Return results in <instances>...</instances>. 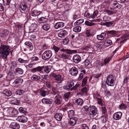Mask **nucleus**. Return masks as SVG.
Instances as JSON below:
<instances>
[{"instance_id": "obj_1", "label": "nucleus", "mask_w": 129, "mask_h": 129, "mask_svg": "<svg viewBox=\"0 0 129 129\" xmlns=\"http://www.w3.org/2000/svg\"><path fill=\"white\" fill-rule=\"evenodd\" d=\"M10 50L9 46L3 44L0 47V58L6 59L9 54Z\"/></svg>"}, {"instance_id": "obj_2", "label": "nucleus", "mask_w": 129, "mask_h": 129, "mask_svg": "<svg viewBox=\"0 0 129 129\" xmlns=\"http://www.w3.org/2000/svg\"><path fill=\"white\" fill-rule=\"evenodd\" d=\"M98 113V109L97 108L94 106H90L89 114L92 116V117H94Z\"/></svg>"}, {"instance_id": "obj_3", "label": "nucleus", "mask_w": 129, "mask_h": 129, "mask_svg": "<svg viewBox=\"0 0 129 129\" xmlns=\"http://www.w3.org/2000/svg\"><path fill=\"white\" fill-rule=\"evenodd\" d=\"M52 55V51L50 50H47L43 54L42 58L44 60H46L49 59Z\"/></svg>"}, {"instance_id": "obj_4", "label": "nucleus", "mask_w": 129, "mask_h": 129, "mask_svg": "<svg viewBox=\"0 0 129 129\" xmlns=\"http://www.w3.org/2000/svg\"><path fill=\"white\" fill-rule=\"evenodd\" d=\"M113 78L114 76L112 75H109L108 76L106 82L108 85L111 86H114V83Z\"/></svg>"}, {"instance_id": "obj_5", "label": "nucleus", "mask_w": 129, "mask_h": 129, "mask_svg": "<svg viewBox=\"0 0 129 129\" xmlns=\"http://www.w3.org/2000/svg\"><path fill=\"white\" fill-rule=\"evenodd\" d=\"M74 85V81L73 80H70L68 81L66 85L63 86V88L65 90L72 91L71 89Z\"/></svg>"}, {"instance_id": "obj_6", "label": "nucleus", "mask_w": 129, "mask_h": 129, "mask_svg": "<svg viewBox=\"0 0 129 129\" xmlns=\"http://www.w3.org/2000/svg\"><path fill=\"white\" fill-rule=\"evenodd\" d=\"M111 59V57H107L102 60L101 62L100 63V66L103 67L107 65Z\"/></svg>"}, {"instance_id": "obj_7", "label": "nucleus", "mask_w": 129, "mask_h": 129, "mask_svg": "<svg viewBox=\"0 0 129 129\" xmlns=\"http://www.w3.org/2000/svg\"><path fill=\"white\" fill-rule=\"evenodd\" d=\"M52 76L54 77L55 80L58 83H60L63 81L64 77L60 75H57L53 74L52 75Z\"/></svg>"}, {"instance_id": "obj_8", "label": "nucleus", "mask_w": 129, "mask_h": 129, "mask_svg": "<svg viewBox=\"0 0 129 129\" xmlns=\"http://www.w3.org/2000/svg\"><path fill=\"white\" fill-rule=\"evenodd\" d=\"M44 68V66L42 67L38 66L37 68L33 69L31 70V72L35 73L36 72H39L41 74H43V71Z\"/></svg>"}, {"instance_id": "obj_9", "label": "nucleus", "mask_w": 129, "mask_h": 129, "mask_svg": "<svg viewBox=\"0 0 129 129\" xmlns=\"http://www.w3.org/2000/svg\"><path fill=\"white\" fill-rule=\"evenodd\" d=\"M70 74L72 75L76 76L78 74V69L75 67H73L69 70Z\"/></svg>"}, {"instance_id": "obj_10", "label": "nucleus", "mask_w": 129, "mask_h": 129, "mask_svg": "<svg viewBox=\"0 0 129 129\" xmlns=\"http://www.w3.org/2000/svg\"><path fill=\"white\" fill-rule=\"evenodd\" d=\"M122 115V113L121 112H117L114 114L113 118L115 120H118L120 119Z\"/></svg>"}, {"instance_id": "obj_11", "label": "nucleus", "mask_w": 129, "mask_h": 129, "mask_svg": "<svg viewBox=\"0 0 129 129\" xmlns=\"http://www.w3.org/2000/svg\"><path fill=\"white\" fill-rule=\"evenodd\" d=\"M62 101V99L61 97L58 95H57L54 99V101L55 104L59 105L61 103Z\"/></svg>"}, {"instance_id": "obj_12", "label": "nucleus", "mask_w": 129, "mask_h": 129, "mask_svg": "<svg viewBox=\"0 0 129 129\" xmlns=\"http://www.w3.org/2000/svg\"><path fill=\"white\" fill-rule=\"evenodd\" d=\"M20 10H22L23 11L26 12L25 13H28V8H27V6L24 3H22L20 6Z\"/></svg>"}, {"instance_id": "obj_13", "label": "nucleus", "mask_w": 129, "mask_h": 129, "mask_svg": "<svg viewBox=\"0 0 129 129\" xmlns=\"http://www.w3.org/2000/svg\"><path fill=\"white\" fill-rule=\"evenodd\" d=\"M106 35L105 33H102L100 34L97 35L96 38L98 40L102 41L106 37Z\"/></svg>"}, {"instance_id": "obj_14", "label": "nucleus", "mask_w": 129, "mask_h": 129, "mask_svg": "<svg viewBox=\"0 0 129 129\" xmlns=\"http://www.w3.org/2000/svg\"><path fill=\"white\" fill-rule=\"evenodd\" d=\"M25 47L29 50H31L33 49V47L32 44L30 42L27 41L24 44Z\"/></svg>"}, {"instance_id": "obj_15", "label": "nucleus", "mask_w": 129, "mask_h": 129, "mask_svg": "<svg viewBox=\"0 0 129 129\" xmlns=\"http://www.w3.org/2000/svg\"><path fill=\"white\" fill-rule=\"evenodd\" d=\"M17 120L19 121L22 123L25 122L27 120V118L23 116L18 117L17 118Z\"/></svg>"}, {"instance_id": "obj_16", "label": "nucleus", "mask_w": 129, "mask_h": 129, "mask_svg": "<svg viewBox=\"0 0 129 129\" xmlns=\"http://www.w3.org/2000/svg\"><path fill=\"white\" fill-rule=\"evenodd\" d=\"M73 59L74 62L78 63L81 60V57L78 54H76L74 56Z\"/></svg>"}, {"instance_id": "obj_17", "label": "nucleus", "mask_w": 129, "mask_h": 129, "mask_svg": "<svg viewBox=\"0 0 129 129\" xmlns=\"http://www.w3.org/2000/svg\"><path fill=\"white\" fill-rule=\"evenodd\" d=\"M12 108H10L4 111V114L6 116L12 115Z\"/></svg>"}, {"instance_id": "obj_18", "label": "nucleus", "mask_w": 129, "mask_h": 129, "mask_svg": "<svg viewBox=\"0 0 129 129\" xmlns=\"http://www.w3.org/2000/svg\"><path fill=\"white\" fill-rule=\"evenodd\" d=\"M11 128L13 129H18L20 128V125L17 123L12 122L10 125Z\"/></svg>"}, {"instance_id": "obj_19", "label": "nucleus", "mask_w": 129, "mask_h": 129, "mask_svg": "<svg viewBox=\"0 0 129 129\" xmlns=\"http://www.w3.org/2000/svg\"><path fill=\"white\" fill-rule=\"evenodd\" d=\"M40 95L43 97L49 94L48 91H46L43 88H41L40 89Z\"/></svg>"}, {"instance_id": "obj_20", "label": "nucleus", "mask_w": 129, "mask_h": 129, "mask_svg": "<svg viewBox=\"0 0 129 129\" xmlns=\"http://www.w3.org/2000/svg\"><path fill=\"white\" fill-rule=\"evenodd\" d=\"M64 26L63 23L61 22H57L54 25V27L56 29L62 27Z\"/></svg>"}, {"instance_id": "obj_21", "label": "nucleus", "mask_w": 129, "mask_h": 129, "mask_svg": "<svg viewBox=\"0 0 129 129\" xmlns=\"http://www.w3.org/2000/svg\"><path fill=\"white\" fill-rule=\"evenodd\" d=\"M68 34L66 30H63L60 31L58 34V36L61 38H63L64 37L65 35Z\"/></svg>"}, {"instance_id": "obj_22", "label": "nucleus", "mask_w": 129, "mask_h": 129, "mask_svg": "<svg viewBox=\"0 0 129 129\" xmlns=\"http://www.w3.org/2000/svg\"><path fill=\"white\" fill-rule=\"evenodd\" d=\"M77 120V118L76 117H72L70 118L69 121L70 124L72 125H75Z\"/></svg>"}, {"instance_id": "obj_23", "label": "nucleus", "mask_w": 129, "mask_h": 129, "mask_svg": "<svg viewBox=\"0 0 129 129\" xmlns=\"http://www.w3.org/2000/svg\"><path fill=\"white\" fill-rule=\"evenodd\" d=\"M62 117V114L61 113H56L54 115V117L56 120L58 121L61 120Z\"/></svg>"}, {"instance_id": "obj_24", "label": "nucleus", "mask_w": 129, "mask_h": 129, "mask_svg": "<svg viewBox=\"0 0 129 129\" xmlns=\"http://www.w3.org/2000/svg\"><path fill=\"white\" fill-rule=\"evenodd\" d=\"M108 34L110 35L112 37H114L117 35L118 31L115 30H110L108 31Z\"/></svg>"}, {"instance_id": "obj_25", "label": "nucleus", "mask_w": 129, "mask_h": 129, "mask_svg": "<svg viewBox=\"0 0 129 129\" xmlns=\"http://www.w3.org/2000/svg\"><path fill=\"white\" fill-rule=\"evenodd\" d=\"M3 93L7 96H9L12 94V92L11 91L7 89L4 90L3 91Z\"/></svg>"}, {"instance_id": "obj_26", "label": "nucleus", "mask_w": 129, "mask_h": 129, "mask_svg": "<svg viewBox=\"0 0 129 129\" xmlns=\"http://www.w3.org/2000/svg\"><path fill=\"white\" fill-rule=\"evenodd\" d=\"M10 102V103L12 104L16 105H19L20 103V101L19 100L15 99L11 100Z\"/></svg>"}, {"instance_id": "obj_27", "label": "nucleus", "mask_w": 129, "mask_h": 129, "mask_svg": "<svg viewBox=\"0 0 129 129\" xmlns=\"http://www.w3.org/2000/svg\"><path fill=\"white\" fill-rule=\"evenodd\" d=\"M75 102L77 105L81 106L83 103V101L81 98H79L75 101Z\"/></svg>"}, {"instance_id": "obj_28", "label": "nucleus", "mask_w": 129, "mask_h": 129, "mask_svg": "<svg viewBox=\"0 0 129 129\" xmlns=\"http://www.w3.org/2000/svg\"><path fill=\"white\" fill-rule=\"evenodd\" d=\"M61 51L65 52L68 54H71L74 52V50H71L69 49H60Z\"/></svg>"}, {"instance_id": "obj_29", "label": "nucleus", "mask_w": 129, "mask_h": 129, "mask_svg": "<svg viewBox=\"0 0 129 129\" xmlns=\"http://www.w3.org/2000/svg\"><path fill=\"white\" fill-rule=\"evenodd\" d=\"M23 82V80L22 78H18L16 79L14 82L15 84L19 85L22 83Z\"/></svg>"}, {"instance_id": "obj_30", "label": "nucleus", "mask_w": 129, "mask_h": 129, "mask_svg": "<svg viewBox=\"0 0 129 129\" xmlns=\"http://www.w3.org/2000/svg\"><path fill=\"white\" fill-rule=\"evenodd\" d=\"M50 27V25L47 23L44 24L42 26L43 29L45 31H47L49 30Z\"/></svg>"}, {"instance_id": "obj_31", "label": "nucleus", "mask_w": 129, "mask_h": 129, "mask_svg": "<svg viewBox=\"0 0 129 129\" xmlns=\"http://www.w3.org/2000/svg\"><path fill=\"white\" fill-rule=\"evenodd\" d=\"M31 78L34 81H38L40 79V77L39 76L35 74L32 76Z\"/></svg>"}, {"instance_id": "obj_32", "label": "nucleus", "mask_w": 129, "mask_h": 129, "mask_svg": "<svg viewBox=\"0 0 129 129\" xmlns=\"http://www.w3.org/2000/svg\"><path fill=\"white\" fill-rule=\"evenodd\" d=\"M105 45H105L106 47H108L113 44L111 40L109 39L107 40L104 43Z\"/></svg>"}, {"instance_id": "obj_33", "label": "nucleus", "mask_w": 129, "mask_h": 129, "mask_svg": "<svg viewBox=\"0 0 129 129\" xmlns=\"http://www.w3.org/2000/svg\"><path fill=\"white\" fill-rule=\"evenodd\" d=\"M47 20V18L44 17H41L39 18V21L40 23H43L46 22Z\"/></svg>"}, {"instance_id": "obj_34", "label": "nucleus", "mask_w": 129, "mask_h": 129, "mask_svg": "<svg viewBox=\"0 0 129 129\" xmlns=\"http://www.w3.org/2000/svg\"><path fill=\"white\" fill-rule=\"evenodd\" d=\"M51 68V66H48L44 67L43 70L46 73H49L50 72Z\"/></svg>"}, {"instance_id": "obj_35", "label": "nucleus", "mask_w": 129, "mask_h": 129, "mask_svg": "<svg viewBox=\"0 0 129 129\" xmlns=\"http://www.w3.org/2000/svg\"><path fill=\"white\" fill-rule=\"evenodd\" d=\"M9 31L8 30L5 29L3 30V32L1 33V36L4 37L7 36L8 35Z\"/></svg>"}, {"instance_id": "obj_36", "label": "nucleus", "mask_w": 129, "mask_h": 129, "mask_svg": "<svg viewBox=\"0 0 129 129\" xmlns=\"http://www.w3.org/2000/svg\"><path fill=\"white\" fill-rule=\"evenodd\" d=\"M42 102L43 103H45L47 104H51L52 102L50 100L46 98H43L42 100Z\"/></svg>"}, {"instance_id": "obj_37", "label": "nucleus", "mask_w": 129, "mask_h": 129, "mask_svg": "<svg viewBox=\"0 0 129 129\" xmlns=\"http://www.w3.org/2000/svg\"><path fill=\"white\" fill-rule=\"evenodd\" d=\"M81 30V27L80 26H77L74 27L73 31L76 32L78 33L80 32Z\"/></svg>"}, {"instance_id": "obj_38", "label": "nucleus", "mask_w": 129, "mask_h": 129, "mask_svg": "<svg viewBox=\"0 0 129 129\" xmlns=\"http://www.w3.org/2000/svg\"><path fill=\"white\" fill-rule=\"evenodd\" d=\"M70 92H68L64 94V98L65 99L66 101H68L70 95Z\"/></svg>"}, {"instance_id": "obj_39", "label": "nucleus", "mask_w": 129, "mask_h": 129, "mask_svg": "<svg viewBox=\"0 0 129 129\" xmlns=\"http://www.w3.org/2000/svg\"><path fill=\"white\" fill-rule=\"evenodd\" d=\"M68 116L70 118L73 117L75 115V112L74 110H73L69 111L68 112Z\"/></svg>"}, {"instance_id": "obj_40", "label": "nucleus", "mask_w": 129, "mask_h": 129, "mask_svg": "<svg viewBox=\"0 0 129 129\" xmlns=\"http://www.w3.org/2000/svg\"><path fill=\"white\" fill-rule=\"evenodd\" d=\"M37 26V25L36 24H32L30 27L29 29L31 30L34 31V30L36 29Z\"/></svg>"}, {"instance_id": "obj_41", "label": "nucleus", "mask_w": 129, "mask_h": 129, "mask_svg": "<svg viewBox=\"0 0 129 129\" xmlns=\"http://www.w3.org/2000/svg\"><path fill=\"white\" fill-rule=\"evenodd\" d=\"M84 21V20L83 19H81L78 20L74 23L75 25H78L82 23Z\"/></svg>"}, {"instance_id": "obj_42", "label": "nucleus", "mask_w": 129, "mask_h": 129, "mask_svg": "<svg viewBox=\"0 0 129 129\" xmlns=\"http://www.w3.org/2000/svg\"><path fill=\"white\" fill-rule=\"evenodd\" d=\"M40 14V12L36 10H34L31 12V15L34 16H38Z\"/></svg>"}, {"instance_id": "obj_43", "label": "nucleus", "mask_w": 129, "mask_h": 129, "mask_svg": "<svg viewBox=\"0 0 129 129\" xmlns=\"http://www.w3.org/2000/svg\"><path fill=\"white\" fill-rule=\"evenodd\" d=\"M17 62L15 61H11L10 63V66L12 68H14L17 66Z\"/></svg>"}, {"instance_id": "obj_44", "label": "nucleus", "mask_w": 129, "mask_h": 129, "mask_svg": "<svg viewBox=\"0 0 129 129\" xmlns=\"http://www.w3.org/2000/svg\"><path fill=\"white\" fill-rule=\"evenodd\" d=\"M98 14V11L97 10H96L94 11L93 15L92 14V16H91V19H93L97 17Z\"/></svg>"}, {"instance_id": "obj_45", "label": "nucleus", "mask_w": 129, "mask_h": 129, "mask_svg": "<svg viewBox=\"0 0 129 129\" xmlns=\"http://www.w3.org/2000/svg\"><path fill=\"white\" fill-rule=\"evenodd\" d=\"M69 55L63 53L62 55H59V57H61L63 59H66L68 58L69 57Z\"/></svg>"}, {"instance_id": "obj_46", "label": "nucleus", "mask_w": 129, "mask_h": 129, "mask_svg": "<svg viewBox=\"0 0 129 129\" xmlns=\"http://www.w3.org/2000/svg\"><path fill=\"white\" fill-rule=\"evenodd\" d=\"M87 76L85 77L82 80V85L84 86L86 84L87 81Z\"/></svg>"}, {"instance_id": "obj_47", "label": "nucleus", "mask_w": 129, "mask_h": 129, "mask_svg": "<svg viewBox=\"0 0 129 129\" xmlns=\"http://www.w3.org/2000/svg\"><path fill=\"white\" fill-rule=\"evenodd\" d=\"M18 113V111L12 108V116H15L17 115Z\"/></svg>"}, {"instance_id": "obj_48", "label": "nucleus", "mask_w": 129, "mask_h": 129, "mask_svg": "<svg viewBox=\"0 0 129 129\" xmlns=\"http://www.w3.org/2000/svg\"><path fill=\"white\" fill-rule=\"evenodd\" d=\"M80 84L79 83H77L74 86H73L71 89V90H76L80 87Z\"/></svg>"}, {"instance_id": "obj_49", "label": "nucleus", "mask_w": 129, "mask_h": 129, "mask_svg": "<svg viewBox=\"0 0 129 129\" xmlns=\"http://www.w3.org/2000/svg\"><path fill=\"white\" fill-rule=\"evenodd\" d=\"M92 14L90 15V13L88 11L86 12L84 14V16L87 18H88L89 19H91Z\"/></svg>"}, {"instance_id": "obj_50", "label": "nucleus", "mask_w": 129, "mask_h": 129, "mask_svg": "<svg viewBox=\"0 0 129 129\" xmlns=\"http://www.w3.org/2000/svg\"><path fill=\"white\" fill-rule=\"evenodd\" d=\"M18 61L20 63H27L28 60H24L21 58H19L18 59Z\"/></svg>"}, {"instance_id": "obj_51", "label": "nucleus", "mask_w": 129, "mask_h": 129, "mask_svg": "<svg viewBox=\"0 0 129 129\" xmlns=\"http://www.w3.org/2000/svg\"><path fill=\"white\" fill-rule=\"evenodd\" d=\"M16 71L20 74H22L23 72V70L21 68H17L16 70Z\"/></svg>"}, {"instance_id": "obj_52", "label": "nucleus", "mask_w": 129, "mask_h": 129, "mask_svg": "<svg viewBox=\"0 0 129 129\" xmlns=\"http://www.w3.org/2000/svg\"><path fill=\"white\" fill-rule=\"evenodd\" d=\"M11 0H3L4 5L7 6L9 5L10 3Z\"/></svg>"}, {"instance_id": "obj_53", "label": "nucleus", "mask_w": 129, "mask_h": 129, "mask_svg": "<svg viewBox=\"0 0 129 129\" xmlns=\"http://www.w3.org/2000/svg\"><path fill=\"white\" fill-rule=\"evenodd\" d=\"M90 109V106L88 107L86 105L84 106L82 108V110H83L84 111L87 112Z\"/></svg>"}, {"instance_id": "obj_54", "label": "nucleus", "mask_w": 129, "mask_h": 129, "mask_svg": "<svg viewBox=\"0 0 129 129\" xmlns=\"http://www.w3.org/2000/svg\"><path fill=\"white\" fill-rule=\"evenodd\" d=\"M111 17L106 15L103 17V19L104 21H109L111 19Z\"/></svg>"}, {"instance_id": "obj_55", "label": "nucleus", "mask_w": 129, "mask_h": 129, "mask_svg": "<svg viewBox=\"0 0 129 129\" xmlns=\"http://www.w3.org/2000/svg\"><path fill=\"white\" fill-rule=\"evenodd\" d=\"M25 92V90L22 89H19L16 91L17 93L20 95L24 93Z\"/></svg>"}, {"instance_id": "obj_56", "label": "nucleus", "mask_w": 129, "mask_h": 129, "mask_svg": "<svg viewBox=\"0 0 129 129\" xmlns=\"http://www.w3.org/2000/svg\"><path fill=\"white\" fill-rule=\"evenodd\" d=\"M85 24L86 25L89 26H91L94 25V23L87 21H85Z\"/></svg>"}, {"instance_id": "obj_57", "label": "nucleus", "mask_w": 129, "mask_h": 129, "mask_svg": "<svg viewBox=\"0 0 129 129\" xmlns=\"http://www.w3.org/2000/svg\"><path fill=\"white\" fill-rule=\"evenodd\" d=\"M52 49L54 50L55 52L56 53L59 50L60 48L55 45H54L52 47Z\"/></svg>"}, {"instance_id": "obj_58", "label": "nucleus", "mask_w": 129, "mask_h": 129, "mask_svg": "<svg viewBox=\"0 0 129 129\" xmlns=\"http://www.w3.org/2000/svg\"><path fill=\"white\" fill-rule=\"evenodd\" d=\"M90 62L88 59L85 60L84 62V63L85 66H88L90 63Z\"/></svg>"}, {"instance_id": "obj_59", "label": "nucleus", "mask_w": 129, "mask_h": 129, "mask_svg": "<svg viewBox=\"0 0 129 129\" xmlns=\"http://www.w3.org/2000/svg\"><path fill=\"white\" fill-rule=\"evenodd\" d=\"M119 107L120 109H125L126 108V106L125 104L122 103L119 106Z\"/></svg>"}, {"instance_id": "obj_60", "label": "nucleus", "mask_w": 129, "mask_h": 129, "mask_svg": "<svg viewBox=\"0 0 129 129\" xmlns=\"http://www.w3.org/2000/svg\"><path fill=\"white\" fill-rule=\"evenodd\" d=\"M81 129H89L88 126L85 124H83L81 125Z\"/></svg>"}, {"instance_id": "obj_61", "label": "nucleus", "mask_w": 129, "mask_h": 129, "mask_svg": "<svg viewBox=\"0 0 129 129\" xmlns=\"http://www.w3.org/2000/svg\"><path fill=\"white\" fill-rule=\"evenodd\" d=\"M57 92V90L55 88L53 87L52 88L51 93L53 95H55L56 94Z\"/></svg>"}, {"instance_id": "obj_62", "label": "nucleus", "mask_w": 129, "mask_h": 129, "mask_svg": "<svg viewBox=\"0 0 129 129\" xmlns=\"http://www.w3.org/2000/svg\"><path fill=\"white\" fill-rule=\"evenodd\" d=\"M101 119L102 123H105L106 122L107 119L105 116H102L101 118Z\"/></svg>"}, {"instance_id": "obj_63", "label": "nucleus", "mask_w": 129, "mask_h": 129, "mask_svg": "<svg viewBox=\"0 0 129 129\" xmlns=\"http://www.w3.org/2000/svg\"><path fill=\"white\" fill-rule=\"evenodd\" d=\"M94 98V99H96L101 98L100 95L98 93H95L94 94L93 96Z\"/></svg>"}, {"instance_id": "obj_64", "label": "nucleus", "mask_w": 129, "mask_h": 129, "mask_svg": "<svg viewBox=\"0 0 129 129\" xmlns=\"http://www.w3.org/2000/svg\"><path fill=\"white\" fill-rule=\"evenodd\" d=\"M39 58L37 56H34L31 58V61L32 62H35L38 60Z\"/></svg>"}]
</instances>
